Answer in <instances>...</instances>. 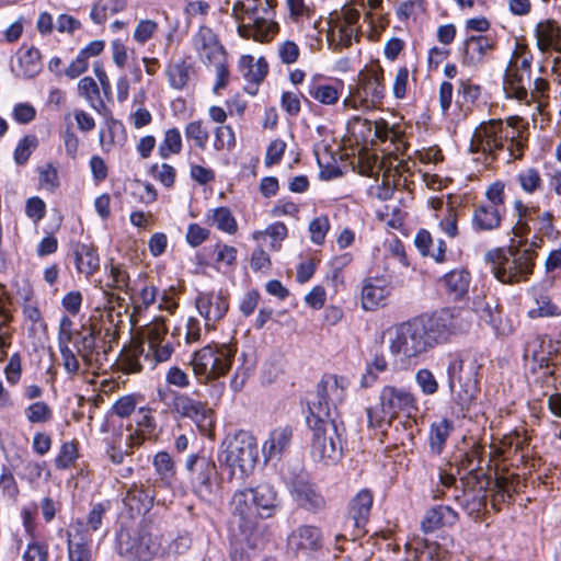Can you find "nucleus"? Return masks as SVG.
Returning <instances> with one entry per match:
<instances>
[{"instance_id": "obj_1", "label": "nucleus", "mask_w": 561, "mask_h": 561, "mask_svg": "<svg viewBox=\"0 0 561 561\" xmlns=\"http://www.w3.org/2000/svg\"><path fill=\"white\" fill-rule=\"evenodd\" d=\"M469 328L470 321L461 311L440 309L424 313L394 327L389 337V351L399 368L409 369L416 365L421 355Z\"/></svg>"}, {"instance_id": "obj_2", "label": "nucleus", "mask_w": 561, "mask_h": 561, "mask_svg": "<svg viewBox=\"0 0 561 561\" xmlns=\"http://www.w3.org/2000/svg\"><path fill=\"white\" fill-rule=\"evenodd\" d=\"M275 0H247L233 5V13L243 22L238 26L241 37L256 42L270 41L278 31V25L272 20Z\"/></svg>"}, {"instance_id": "obj_3", "label": "nucleus", "mask_w": 561, "mask_h": 561, "mask_svg": "<svg viewBox=\"0 0 561 561\" xmlns=\"http://www.w3.org/2000/svg\"><path fill=\"white\" fill-rule=\"evenodd\" d=\"M307 423L313 432L311 442V457L323 465L336 463L342 457L341 427L339 419L308 416Z\"/></svg>"}, {"instance_id": "obj_4", "label": "nucleus", "mask_w": 561, "mask_h": 561, "mask_svg": "<svg viewBox=\"0 0 561 561\" xmlns=\"http://www.w3.org/2000/svg\"><path fill=\"white\" fill-rule=\"evenodd\" d=\"M481 365L476 358L456 357L447 367L448 386L453 401L461 411L468 410L479 391Z\"/></svg>"}, {"instance_id": "obj_5", "label": "nucleus", "mask_w": 561, "mask_h": 561, "mask_svg": "<svg viewBox=\"0 0 561 561\" xmlns=\"http://www.w3.org/2000/svg\"><path fill=\"white\" fill-rule=\"evenodd\" d=\"M416 411L417 400L410 389L385 386L379 394V409L368 408L366 413L370 427H382L383 424L390 425L401 413L410 416Z\"/></svg>"}, {"instance_id": "obj_6", "label": "nucleus", "mask_w": 561, "mask_h": 561, "mask_svg": "<svg viewBox=\"0 0 561 561\" xmlns=\"http://www.w3.org/2000/svg\"><path fill=\"white\" fill-rule=\"evenodd\" d=\"M219 460L230 469V478L238 472L240 479L252 472L259 459V448L255 437L245 431H239L227 437L222 444Z\"/></svg>"}, {"instance_id": "obj_7", "label": "nucleus", "mask_w": 561, "mask_h": 561, "mask_svg": "<svg viewBox=\"0 0 561 561\" xmlns=\"http://www.w3.org/2000/svg\"><path fill=\"white\" fill-rule=\"evenodd\" d=\"M237 347L227 343H210L193 353L192 369L202 382L225 376L232 366Z\"/></svg>"}, {"instance_id": "obj_8", "label": "nucleus", "mask_w": 561, "mask_h": 561, "mask_svg": "<svg viewBox=\"0 0 561 561\" xmlns=\"http://www.w3.org/2000/svg\"><path fill=\"white\" fill-rule=\"evenodd\" d=\"M533 55L524 46H517L504 76V89L510 98L527 102L531 84Z\"/></svg>"}, {"instance_id": "obj_9", "label": "nucleus", "mask_w": 561, "mask_h": 561, "mask_svg": "<svg viewBox=\"0 0 561 561\" xmlns=\"http://www.w3.org/2000/svg\"><path fill=\"white\" fill-rule=\"evenodd\" d=\"M347 386L345 377L324 375L317 386V400L309 405V416L339 419L336 407L343 402Z\"/></svg>"}, {"instance_id": "obj_10", "label": "nucleus", "mask_w": 561, "mask_h": 561, "mask_svg": "<svg viewBox=\"0 0 561 561\" xmlns=\"http://www.w3.org/2000/svg\"><path fill=\"white\" fill-rule=\"evenodd\" d=\"M514 131L508 125L504 126L501 119H491L481 123L474 130L470 150L472 152L485 153L491 159H495L496 152L502 150L504 142L514 144Z\"/></svg>"}, {"instance_id": "obj_11", "label": "nucleus", "mask_w": 561, "mask_h": 561, "mask_svg": "<svg viewBox=\"0 0 561 561\" xmlns=\"http://www.w3.org/2000/svg\"><path fill=\"white\" fill-rule=\"evenodd\" d=\"M158 548L151 535L142 529H121L117 534V553L128 561H150Z\"/></svg>"}, {"instance_id": "obj_12", "label": "nucleus", "mask_w": 561, "mask_h": 561, "mask_svg": "<svg viewBox=\"0 0 561 561\" xmlns=\"http://www.w3.org/2000/svg\"><path fill=\"white\" fill-rule=\"evenodd\" d=\"M169 408L180 417L192 420L204 435L211 432L215 421L213 411L206 402L196 400L186 393L173 392Z\"/></svg>"}, {"instance_id": "obj_13", "label": "nucleus", "mask_w": 561, "mask_h": 561, "mask_svg": "<svg viewBox=\"0 0 561 561\" xmlns=\"http://www.w3.org/2000/svg\"><path fill=\"white\" fill-rule=\"evenodd\" d=\"M173 352L174 345L169 340L148 348L145 347V343H141L122 356L121 368L126 374L140 373L142 370L141 357L150 364L151 368H154L157 363L169 360Z\"/></svg>"}, {"instance_id": "obj_14", "label": "nucleus", "mask_w": 561, "mask_h": 561, "mask_svg": "<svg viewBox=\"0 0 561 561\" xmlns=\"http://www.w3.org/2000/svg\"><path fill=\"white\" fill-rule=\"evenodd\" d=\"M534 256V251L529 249L510 251V256H505L499 264L491 265V272L502 283H518L531 274Z\"/></svg>"}, {"instance_id": "obj_15", "label": "nucleus", "mask_w": 561, "mask_h": 561, "mask_svg": "<svg viewBox=\"0 0 561 561\" xmlns=\"http://www.w3.org/2000/svg\"><path fill=\"white\" fill-rule=\"evenodd\" d=\"M383 70L378 64L359 71L353 96L365 107L376 106L385 98Z\"/></svg>"}, {"instance_id": "obj_16", "label": "nucleus", "mask_w": 561, "mask_h": 561, "mask_svg": "<svg viewBox=\"0 0 561 561\" xmlns=\"http://www.w3.org/2000/svg\"><path fill=\"white\" fill-rule=\"evenodd\" d=\"M195 492L201 495L211 493L213 480L217 474L215 461L204 455H190L185 462Z\"/></svg>"}, {"instance_id": "obj_17", "label": "nucleus", "mask_w": 561, "mask_h": 561, "mask_svg": "<svg viewBox=\"0 0 561 561\" xmlns=\"http://www.w3.org/2000/svg\"><path fill=\"white\" fill-rule=\"evenodd\" d=\"M73 344L78 355L90 367L102 365V358L106 359L107 353L111 350V345H103V350H100L101 346L96 340V331L92 327H82L80 331H77Z\"/></svg>"}, {"instance_id": "obj_18", "label": "nucleus", "mask_w": 561, "mask_h": 561, "mask_svg": "<svg viewBox=\"0 0 561 561\" xmlns=\"http://www.w3.org/2000/svg\"><path fill=\"white\" fill-rule=\"evenodd\" d=\"M289 489L299 507L312 514L325 510V499L313 483L298 477L290 482Z\"/></svg>"}, {"instance_id": "obj_19", "label": "nucleus", "mask_w": 561, "mask_h": 561, "mask_svg": "<svg viewBox=\"0 0 561 561\" xmlns=\"http://www.w3.org/2000/svg\"><path fill=\"white\" fill-rule=\"evenodd\" d=\"M195 305L199 314L205 319L208 329H211L215 322L221 320L229 308L227 297L221 291L199 293Z\"/></svg>"}, {"instance_id": "obj_20", "label": "nucleus", "mask_w": 561, "mask_h": 561, "mask_svg": "<svg viewBox=\"0 0 561 561\" xmlns=\"http://www.w3.org/2000/svg\"><path fill=\"white\" fill-rule=\"evenodd\" d=\"M193 45L204 64L218 62L226 59L224 47L216 34L207 26H201L193 37Z\"/></svg>"}, {"instance_id": "obj_21", "label": "nucleus", "mask_w": 561, "mask_h": 561, "mask_svg": "<svg viewBox=\"0 0 561 561\" xmlns=\"http://www.w3.org/2000/svg\"><path fill=\"white\" fill-rule=\"evenodd\" d=\"M322 531L313 525H301L294 529L287 539L288 549L295 553H308L322 547Z\"/></svg>"}, {"instance_id": "obj_22", "label": "nucleus", "mask_w": 561, "mask_h": 561, "mask_svg": "<svg viewBox=\"0 0 561 561\" xmlns=\"http://www.w3.org/2000/svg\"><path fill=\"white\" fill-rule=\"evenodd\" d=\"M373 506V494L369 490H360L351 501L347 511V517L353 520L354 538L362 537L366 530L365 526L369 519Z\"/></svg>"}, {"instance_id": "obj_23", "label": "nucleus", "mask_w": 561, "mask_h": 561, "mask_svg": "<svg viewBox=\"0 0 561 561\" xmlns=\"http://www.w3.org/2000/svg\"><path fill=\"white\" fill-rule=\"evenodd\" d=\"M92 538L84 530V524L79 519L70 525L68 530V552L70 561H91Z\"/></svg>"}, {"instance_id": "obj_24", "label": "nucleus", "mask_w": 561, "mask_h": 561, "mask_svg": "<svg viewBox=\"0 0 561 561\" xmlns=\"http://www.w3.org/2000/svg\"><path fill=\"white\" fill-rule=\"evenodd\" d=\"M291 438L293 427L290 425H280L272 430L262 446L265 462L279 460L283 454L289 448Z\"/></svg>"}, {"instance_id": "obj_25", "label": "nucleus", "mask_w": 561, "mask_h": 561, "mask_svg": "<svg viewBox=\"0 0 561 561\" xmlns=\"http://www.w3.org/2000/svg\"><path fill=\"white\" fill-rule=\"evenodd\" d=\"M252 503L262 518H270L280 508V499L271 484L263 483L250 489Z\"/></svg>"}, {"instance_id": "obj_26", "label": "nucleus", "mask_w": 561, "mask_h": 561, "mask_svg": "<svg viewBox=\"0 0 561 561\" xmlns=\"http://www.w3.org/2000/svg\"><path fill=\"white\" fill-rule=\"evenodd\" d=\"M473 311L482 321L491 325L496 334L508 335L513 332L512 323L502 320L497 305H493L485 298L477 297L473 300Z\"/></svg>"}, {"instance_id": "obj_27", "label": "nucleus", "mask_w": 561, "mask_h": 561, "mask_svg": "<svg viewBox=\"0 0 561 561\" xmlns=\"http://www.w3.org/2000/svg\"><path fill=\"white\" fill-rule=\"evenodd\" d=\"M493 45L494 42L488 36L469 37L463 44L462 62L470 67L480 65Z\"/></svg>"}, {"instance_id": "obj_28", "label": "nucleus", "mask_w": 561, "mask_h": 561, "mask_svg": "<svg viewBox=\"0 0 561 561\" xmlns=\"http://www.w3.org/2000/svg\"><path fill=\"white\" fill-rule=\"evenodd\" d=\"M389 287L383 279L367 278L362 288V305L365 310H374L382 305L388 295Z\"/></svg>"}, {"instance_id": "obj_29", "label": "nucleus", "mask_w": 561, "mask_h": 561, "mask_svg": "<svg viewBox=\"0 0 561 561\" xmlns=\"http://www.w3.org/2000/svg\"><path fill=\"white\" fill-rule=\"evenodd\" d=\"M76 267L87 276L94 274L100 267V257L93 245L77 242L71 247Z\"/></svg>"}, {"instance_id": "obj_30", "label": "nucleus", "mask_w": 561, "mask_h": 561, "mask_svg": "<svg viewBox=\"0 0 561 561\" xmlns=\"http://www.w3.org/2000/svg\"><path fill=\"white\" fill-rule=\"evenodd\" d=\"M153 495L142 485L133 484L123 499L124 505L128 508L130 517L147 513L152 505Z\"/></svg>"}, {"instance_id": "obj_31", "label": "nucleus", "mask_w": 561, "mask_h": 561, "mask_svg": "<svg viewBox=\"0 0 561 561\" xmlns=\"http://www.w3.org/2000/svg\"><path fill=\"white\" fill-rule=\"evenodd\" d=\"M504 210L494 206L481 204L472 215V227L476 231H491L500 227Z\"/></svg>"}, {"instance_id": "obj_32", "label": "nucleus", "mask_w": 561, "mask_h": 561, "mask_svg": "<svg viewBox=\"0 0 561 561\" xmlns=\"http://www.w3.org/2000/svg\"><path fill=\"white\" fill-rule=\"evenodd\" d=\"M535 37L537 47L541 53L550 49L557 50L561 46V28L554 21L546 20L536 25Z\"/></svg>"}, {"instance_id": "obj_33", "label": "nucleus", "mask_w": 561, "mask_h": 561, "mask_svg": "<svg viewBox=\"0 0 561 561\" xmlns=\"http://www.w3.org/2000/svg\"><path fill=\"white\" fill-rule=\"evenodd\" d=\"M457 519L458 514L450 506L437 505L426 512L421 528L425 534H428L446 524L453 525Z\"/></svg>"}, {"instance_id": "obj_34", "label": "nucleus", "mask_w": 561, "mask_h": 561, "mask_svg": "<svg viewBox=\"0 0 561 561\" xmlns=\"http://www.w3.org/2000/svg\"><path fill=\"white\" fill-rule=\"evenodd\" d=\"M41 53L35 47H28L18 53V68H12L16 77L32 79L42 70Z\"/></svg>"}, {"instance_id": "obj_35", "label": "nucleus", "mask_w": 561, "mask_h": 561, "mask_svg": "<svg viewBox=\"0 0 561 561\" xmlns=\"http://www.w3.org/2000/svg\"><path fill=\"white\" fill-rule=\"evenodd\" d=\"M239 68L244 79L254 85L262 82L268 71L267 62L263 57L255 60L250 55L241 57Z\"/></svg>"}, {"instance_id": "obj_36", "label": "nucleus", "mask_w": 561, "mask_h": 561, "mask_svg": "<svg viewBox=\"0 0 561 561\" xmlns=\"http://www.w3.org/2000/svg\"><path fill=\"white\" fill-rule=\"evenodd\" d=\"M531 297L535 306L528 310V317L531 319L545 317H560L561 309L552 302L551 298L540 288L531 289Z\"/></svg>"}, {"instance_id": "obj_37", "label": "nucleus", "mask_w": 561, "mask_h": 561, "mask_svg": "<svg viewBox=\"0 0 561 561\" xmlns=\"http://www.w3.org/2000/svg\"><path fill=\"white\" fill-rule=\"evenodd\" d=\"M453 431V423L447 419L434 422L430 428V449L434 455H440L447 438Z\"/></svg>"}, {"instance_id": "obj_38", "label": "nucleus", "mask_w": 561, "mask_h": 561, "mask_svg": "<svg viewBox=\"0 0 561 561\" xmlns=\"http://www.w3.org/2000/svg\"><path fill=\"white\" fill-rule=\"evenodd\" d=\"M444 283L449 295H451L455 300H459L468 293L470 275L463 270L451 271L445 275Z\"/></svg>"}, {"instance_id": "obj_39", "label": "nucleus", "mask_w": 561, "mask_h": 561, "mask_svg": "<svg viewBox=\"0 0 561 561\" xmlns=\"http://www.w3.org/2000/svg\"><path fill=\"white\" fill-rule=\"evenodd\" d=\"M135 422L138 427V433L136 436L133 434L128 436L130 446L140 445L141 442L146 438V435L152 434L156 430V421L151 414L150 409L140 408L137 412Z\"/></svg>"}, {"instance_id": "obj_40", "label": "nucleus", "mask_w": 561, "mask_h": 561, "mask_svg": "<svg viewBox=\"0 0 561 561\" xmlns=\"http://www.w3.org/2000/svg\"><path fill=\"white\" fill-rule=\"evenodd\" d=\"M359 8H365V0H352L341 9V18L344 22L341 32L346 37H351L356 32L355 25L360 18Z\"/></svg>"}, {"instance_id": "obj_41", "label": "nucleus", "mask_w": 561, "mask_h": 561, "mask_svg": "<svg viewBox=\"0 0 561 561\" xmlns=\"http://www.w3.org/2000/svg\"><path fill=\"white\" fill-rule=\"evenodd\" d=\"M251 493L249 490L237 491L231 499V510L233 516H238L239 527L251 528L252 523L248 519L251 514V505L249 503Z\"/></svg>"}, {"instance_id": "obj_42", "label": "nucleus", "mask_w": 561, "mask_h": 561, "mask_svg": "<svg viewBox=\"0 0 561 561\" xmlns=\"http://www.w3.org/2000/svg\"><path fill=\"white\" fill-rule=\"evenodd\" d=\"M208 220L217 229L230 234L234 233L238 228L234 217L227 207H218L214 209L211 215H208Z\"/></svg>"}, {"instance_id": "obj_43", "label": "nucleus", "mask_w": 561, "mask_h": 561, "mask_svg": "<svg viewBox=\"0 0 561 561\" xmlns=\"http://www.w3.org/2000/svg\"><path fill=\"white\" fill-rule=\"evenodd\" d=\"M153 467L161 482L170 485L175 476V466L167 451H160L153 457Z\"/></svg>"}, {"instance_id": "obj_44", "label": "nucleus", "mask_w": 561, "mask_h": 561, "mask_svg": "<svg viewBox=\"0 0 561 561\" xmlns=\"http://www.w3.org/2000/svg\"><path fill=\"white\" fill-rule=\"evenodd\" d=\"M308 93L324 105L335 104L341 95L340 90L335 85L317 83L309 87Z\"/></svg>"}, {"instance_id": "obj_45", "label": "nucleus", "mask_w": 561, "mask_h": 561, "mask_svg": "<svg viewBox=\"0 0 561 561\" xmlns=\"http://www.w3.org/2000/svg\"><path fill=\"white\" fill-rule=\"evenodd\" d=\"M170 85L174 89H183L190 79V66L184 61L170 64L167 69Z\"/></svg>"}, {"instance_id": "obj_46", "label": "nucleus", "mask_w": 561, "mask_h": 561, "mask_svg": "<svg viewBox=\"0 0 561 561\" xmlns=\"http://www.w3.org/2000/svg\"><path fill=\"white\" fill-rule=\"evenodd\" d=\"M159 154L161 158L167 159L170 154H176L182 150V137L178 128L168 129L164 133V138L159 145Z\"/></svg>"}, {"instance_id": "obj_47", "label": "nucleus", "mask_w": 561, "mask_h": 561, "mask_svg": "<svg viewBox=\"0 0 561 561\" xmlns=\"http://www.w3.org/2000/svg\"><path fill=\"white\" fill-rule=\"evenodd\" d=\"M26 420L32 423H47L53 419L51 408L44 401H36L24 410Z\"/></svg>"}, {"instance_id": "obj_48", "label": "nucleus", "mask_w": 561, "mask_h": 561, "mask_svg": "<svg viewBox=\"0 0 561 561\" xmlns=\"http://www.w3.org/2000/svg\"><path fill=\"white\" fill-rule=\"evenodd\" d=\"M106 512L107 506H105L103 503H96L90 510L85 522L81 520L84 524V530L88 531L90 538H92L93 534L101 530L103 518Z\"/></svg>"}, {"instance_id": "obj_49", "label": "nucleus", "mask_w": 561, "mask_h": 561, "mask_svg": "<svg viewBox=\"0 0 561 561\" xmlns=\"http://www.w3.org/2000/svg\"><path fill=\"white\" fill-rule=\"evenodd\" d=\"M78 90L93 108L98 110V105H103V101L100 99V89L93 78H82L78 83Z\"/></svg>"}, {"instance_id": "obj_50", "label": "nucleus", "mask_w": 561, "mask_h": 561, "mask_svg": "<svg viewBox=\"0 0 561 561\" xmlns=\"http://www.w3.org/2000/svg\"><path fill=\"white\" fill-rule=\"evenodd\" d=\"M517 181L524 192L533 194L542 186V179L536 168H527L518 173Z\"/></svg>"}, {"instance_id": "obj_51", "label": "nucleus", "mask_w": 561, "mask_h": 561, "mask_svg": "<svg viewBox=\"0 0 561 561\" xmlns=\"http://www.w3.org/2000/svg\"><path fill=\"white\" fill-rule=\"evenodd\" d=\"M108 276L111 278V283L106 285L108 288L123 290L126 294L129 293V275L123 265L111 263L108 266Z\"/></svg>"}, {"instance_id": "obj_52", "label": "nucleus", "mask_w": 561, "mask_h": 561, "mask_svg": "<svg viewBox=\"0 0 561 561\" xmlns=\"http://www.w3.org/2000/svg\"><path fill=\"white\" fill-rule=\"evenodd\" d=\"M185 137L190 140L195 141V146L204 150L209 137V133L206 127L203 126L201 121H194L186 125Z\"/></svg>"}, {"instance_id": "obj_53", "label": "nucleus", "mask_w": 561, "mask_h": 561, "mask_svg": "<svg viewBox=\"0 0 561 561\" xmlns=\"http://www.w3.org/2000/svg\"><path fill=\"white\" fill-rule=\"evenodd\" d=\"M415 382L425 396H433L438 391V381L434 374L427 368H422L416 371Z\"/></svg>"}, {"instance_id": "obj_54", "label": "nucleus", "mask_w": 561, "mask_h": 561, "mask_svg": "<svg viewBox=\"0 0 561 561\" xmlns=\"http://www.w3.org/2000/svg\"><path fill=\"white\" fill-rule=\"evenodd\" d=\"M37 138L35 136L26 135L18 144L14 150V160L18 164H24L32 151L37 147Z\"/></svg>"}, {"instance_id": "obj_55", "label": "nucleus", "mask_w": 561, "mask_h": 561, "mask_svg": "<svg viewBox=\"0 0 561 561\" xmlns=\"http://www.w3.org/2000/svg\"><path fill=\"white\" fill-rule=\"evenodd\" d=\"M0 490L12 501H16L20 493L14 476L5 467L0 470Z\"/></svg>"}, {"instance_id": "obj_56", "label": "nucleus", "mask_w": 561, "mask_h": 561, "mask_svg": "<svg viewBox=\"0 0 561 561\" xmlns=\"http://www.w3.org/2000/svg\"><path fill=\"white\" fill-rule=\"evenodd\" d=\"M388 363L383 355H375L373 360L367 365V373L363 376L362 383L364 387L370 386L377 379V373L385 371Z\"/></svg>"}, {"instance_id": "obj_57", "label": "nucleus", "mask_w": 561, "mask_h": 561, "mask_svg": "<svg viewBox=\"0 0 561 561\" xmlns=\"http://www.w3.org/2000/svg\"><path fill=\"white\" fill-rule=\"evenodd\" d=\"M73 322L68 316H64L59 321L58 329V348L70 347L69 344L73 341L76 332H73Z\"/></svg>"}, {"instance_id": "obj_58", "label": "nucleus", "mask_w": 561, "mask_h": 561, "mask_svg": "<svg viewBox=\"0 0 561 561\" xmlns=\"http://www.w3.org/2000/svg\"><path fill=\"white\" fill-rule=\"evenodd\" d=\"M167 333H168V329L162 321L157 320V321L152 322L150 325H148V328L146 330L147 341L144 342L145 347L147 346V348H148L149 346H152L158 343L167 341L165 340Z\"/></svg>"}, {"instance_id": "obj_59", "label": "nucleus", "mask_w": 561, "mask_h": 561, "mask_svg": "<svg viewBox=\"0 0 561 561\" xmlns=\"http://www.w3.org/2000/svg\"><path fill=\"white\" fill-rule=\"evenodd\" d=\"M236 138L233 129L228 126H219L215 130L214 147L216 150H222L225 148H232L234 146Z\"/></svg>"}, {"instance_id": "obj_60", "label": "nucleus", "mask_w": 561, "mask_h": 561, "mask_svg": "<svg viewBox=\"0 0 561 561\" xmlns=\"http://www.w3.org/2000/svg\"><path fill=\"white\" fill-rule=\"evenodd\" d=\"M329 228L328 217L320 216L314 218L309 225L311 241L316 244H322Z\"/></svg>"}, {"instance_id": "obj_61", "label": "nucleus", "mask_w": 561, "mask_h": 561, "mask_svg": "<svg viewBox=\"0 0 561 561\" xmlns=\"http://www.w3.org/2000/svg\"><path fill=\"white\" fill-rule=\"evenodd\" d=\"M76 458V445L73 443H64L60 447L59 454L55 459V465L58 469H66L73 463Z\"/></svg>"}, {"instance_id": "obj_62", "label": "nucleus", "mask_w": 561, "mask_h": 561, "mask_svg": "<svg viewBox=\"0 0 561 561\" xmlns=\"http://www.w3.org/2000/svg\"><path fill=\"white\" fill-rule=\"evenodd\" d=\"M158 28V23L153 20H141L135 31L134 39L138 43H146L149 41Z\"/></svg>"}, {"instance_id": "obj_63", "label": "nucleus", "mask_w": 561, "mask_h": 561, "mask_svg": "<svg viewBox=\"0 0 561 561\" xmlns=\"http://www.w3.org/2000/svg\"><path fill=\"white\" fill-rule=\"evenodd\" d=\"M25 214L35 224H37L46 214V205L44 201L36 196L28 198L25 204Z\"/></svg>"}, {"instance_id": "obj_64", "label": "nucleus", "mask_w": 561, "mask_h": 561, "mask_svg": "<svg viewBox=\"0 0 561 561\" xmlns=\"http://www.w3.org/2000/svg\"><path fill=\"white\" fill-rule=\"evenodd\" d=\"M48 558L47 547L38 541H31L23 553V561H46Z\"/></svg>"}]
</instances>
